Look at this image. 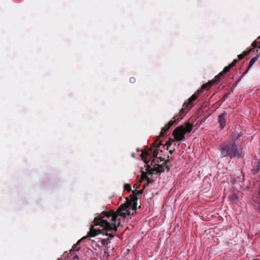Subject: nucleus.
I'll return each mask as SVG.
<instances>
[{"mask_svg": "<svg viewBox=\"0 0 260 260\" xmlns=\"http://www.w3.org/2000/svg\"><path fill=\"white\" fill-rule=\"evenodd\" d=\"M151 152H152L151 150L150 149L146 151H143L141 153V156L142 157V159L144 160V161L146 164H148L150 161L149 159H147V157L148 156L151 155Z\"/></svg>", "mask_w": 260, "mask_h": 260, "instance_id": "obj_7", "label": "nucleus"}, {"mask_svg": "<svg viewBox=\"0 0 260 260\" xmlns=\"http://www.w3.org/2000/svg\"><path fill=\"white\" fill-rule=\"evenodd\" d=\"M138 192L139 194H141L143 192V190H139Z\"/></svg>", "mask_w": 260, "mask_h": 260, "instance_id": "obj_24", "label": "nucleus"}, {"mask_svg": "<svg viewBox=\"0 0 260 260\" xmlns=\"http://www.w3.org/2000/svg\"><path fill=\"white\" fill-rule=\"evenodd\" d=\"M257 210L258 212H260V204L258 205V206L257 208Z\"/></svg>", "mask_w": 260, "mask_h": 260, "instance_id": "obj_23", "label": "nucleus"}, {"mask_svg": "<svg viewBox=\"0 0 260 260\" xmlns=\"http://www.w3.org/2000/svg\"><path fill=\"white\" fill-rule=\"evenodd\" d=\"M253 50V48L250 49V50H249L247 51H245L244 52H243V54L239 55L238 56V58H239L238 60H241V59H243L245 56L247 55L250 53V52H251Z\"/></svg>", "mask_w": 260, "mask_h": 260, "instance_id": "obj_10", "label": "nucleus"}, {"mask_svg": "<svg viewBox=\"0 0 260 260\" xmlns=\"http://www.w3.org/2000/svg\"><path fill=\"white\" fill-rule=\"evenodd\" d=\"M129 207V204H123L116 212H103L95 217L93 224L91 225L89 236L94 237L103 234L113 238L117 228L121 225L120 219L118 217H120L124 220L126 216L131 215Z\"/></svg>", "mask_w": 260, "mask_h": 260, "instance_id": "obj_1", "label": "nucleus"}, {"mask_svg": "<svg viewBox=\"0 0 260 260\" xmlns=\"http://www.w3.org/2000/svg\"><path fill=\"white\" fill-rule=\"evenodd\" d=\"M237 61L238 60L235 59L229 66L225 67L222 72H221L218 75L215 76V79H218L219 80L222 76L230 71L231 69L236 64Z\"/></svg>", "mask_w": 260, "mask_h": 260, "instance_id": "obj_5", "label": "nucleus"}, {"mask_svg": "<svg viewBox=\"0 0 260 260\" xmlns=\"http://www.w3.org/2000/svg\"><path fill=\"white\" fill-rule=\"evenodd\" d=\"M73 258H74L75 260H76V259H78L79 258V257H78V256L76 255H75V256H74L73 257Z\"/></svg>", "mask_w": 260, "mask_h": 260, "instance_id": "obj_22", "label": "nucleus"}, {"mask_svg": "<svg viewBox=\"0 0 260 260\" xmlns=\"http://www.w3.org/2000/svg\"><path fill=\"white\" fill-rule=\"evenodd\" d=\"M157 150H155L153 153V159L152 160L151 165L154 164V169L149 167L146 169V172H143L141 175L140 181H147L145 185H148L149 183H152L157 177V173L158 172H164L165 170L163 167L159 165H157V167H155V158L157 156Z\"/></svg>", "mask_w": 260, "mask_h": 260, "instance_id": "obj_2", "label": "nucleus"}, {"mask_svg": "<svg viewBox=\"0 0 260 260\" xmlns=\"http://www.w3.org/2000/svg\"><path fill=\"white\" fill-rule=\"evenodd\" d=\"M192 129V124L190 123L187 122L185 124V126L180 125L176 128L173 133V135L174 139H170L169 142L167 143V145L170 146L172 142L175 141H180L183 140L184 138V135L187 133H190Z\"/></svg>", "mask_w": 260, "mask_h": 260, "instance_id": "obj_4", "label": "nucleus"}, {"mask_svg": "<svg viewBox=\"0 0 260 260\" xmlns=\"http://www.w3.org/2000/svg\"><path fill=\"white\" fill-rule=\"evenodd\" d=\"M198 97V95H197V94L194 93L193 94L189 99V103H191L192 101H195Z\"/></svg>", "mask_w": 260, "mask_h": 260, "instance_id": "obj_14", "label": "nucleus"}, {"mask_svg": "<svg viewBox=\"0 0 260 260\" xmlns=\"http://www.w3.org/2000/svg\"><path fill=\"white\" fill-rule=\"evenodd\" d=\"M136 207H133V211H136Z\"/></svg>", "mask_w": 260, "mask_h": 260, "instance_id": "obj_26", "label": "nucleus"}, {"mask_svg": "<svg viewBox=\"0 0 260 260\" xmlns=\"http://www.w3.org/2000/svg\"><path fill=\"white\" fill-rule=\"evenodd\" d=\"M175 122V121L171 120L169 122V123L167 124V125L168 127H170Z\"/></svg>", "mask_w": 260, "mask_h": 260, "instance_id": "obj_18", "label": "nucleus"}, {"mask_svg": "<svg viewBox=\"0 0 260 260\" xmlns=\"http://www.w3.org/2000/svg\"><path fill=\"white\" fill-rule=\"evenodd\" d=\"M252 45L253 47V48L257 47L258 48H260V41H259V40H258V41H255L254 42H253L252 43Z\"/></svg>", "mask_w": 260, "mask_h": 260, "instance_id": "obj_13", "label": "nucleus"}, {"mask_svg": "<svg viewBox=\"0 0 260 260\" xmlns=\"http://www.w3.org/2000/svg\"><path fill=\"white\" fill-rule=\"evenodd\" d=\"M125 189L128 191H130L131 189V185L129 184H126L125 185Z\"/></svg>", "mask_w": 260, "mask_h": 260, "instance_id": "obj_19", "label": "nucleus"}, {"mask_svg": "<svg viewBox=\"0 0 260 260\" xmlns=\"http://www.w3.org/2000/svg\"><path fill=\"white\" fill-rule=\"evenodd\" d=\"M257 40H260V36L257 38Z\"/></svg>", "mask_w": 260, "mask_h": 260, "instance_id": "obj_28", "label": "nucleus"}, {"mask_svg": "<svg viewBox=\"0 0 260 260\" xmlns=\"http://www.w3.org/2000/svg\"><path fill=\"white\" fill-rule=\"evenodd\" d=\"M238 138H234L228 144H224L219 149L221 155L222 157L229 156L230 158L237 157L240 158L241 157V151L238 147L236 141Z\"/></svg>", "mask_w": 260, "mask_h": 260, "instance_id": "obj_3", "label": "nucleus"}, {"mask_svg": "<svg viewBox=\"0 0 260 260\" xmlns=\"http://www.w3.org/2000/svg\"><path fill=\"white\" fill-rule=\"evenodd\" d=\"M88 239V236H86L84 237H83L82 239H81L80 240H79L77 242V243L76 245H74L72 249L71 250V253H74V251H77L79 250L80 247L78 246V244L82 241H84Z\"/></svg>", "mask_w": 260, "mask_h": 260, "instance_id": "obj_8", "label": "nucleus"}, {"mask_svg": "<svg viewBox=\"0 0 260 260\" xmlns=\"http://www.w3.org/2000/svg\"><path fill=\"white\" fill-rule=\"evenodd\" d=\"M227 115V113L225 111H224L221 114L219 115L218 116V122L219 124L220 127L221 128H223L226 123V116Z\"/></svg>", "mask_w": 260, "mask_h": 260, "instance_id": "obj_6", "label": "nucleus"}, {"mask_svg": "<svg viewBox=\"0 0 260 260\" xmlns=\"http://www.w3.org/2000/svg\"><path fill=\"white\" fill-rule=\"evenodd\" d=\"M129 81H130V82H131V83H134V82L136 81V79H135V78H134V77H131V78L129 79Z\"/></svg>", "mask_w": 260, "mask_h": 260, "instance_id": "obj_20", "label": "nucleus"}, {"mask_svg": "<svg viewBox=\"0 0 260 260\" xmlns=\"http://www.w3.org/2000/svg\"><path fill=\"white\" fill-rule=\"evenodd\" d=\"M219 81L218 79H215V77L214 79L211 81L209 82L208 83L206 84H204L202 87L205 90H208L213 85H214L217 82Z\"/></svg>", "mask_w": 260, "mask_h": 260, "instance_id": "obj_9", "label": "nucleus"}, {"mask_svg": "<svg viewBox=\"0 0 260 260\" xmlns=\"http://www.w3.org/2000/svg\"><path fill=\"white\" fill-rule=\"evenodd\" d=\"M175 122V121L171 120L169 122V123L167 124V125L168 127H170Z\"/></svg>", "mask_w": 260, "mask_h": 260, "instance_id": "obj_17", "label": "nucleus"}, {"mask_svg": "<svg viewBox=\"0 0 260 260\" xmlns=\"http://www.w3.org/2000/svg\"><path fill=\"white\" fill-rule=\"evenodd\" d=\"M98 242H101V244H103V245H105V243H106V239H102V238H100V240H99L98 241Z\"/></svg>", "mask_w": 260, "mask_h": 260, "instance_id": "obj_16", "label": "nucleus"}, {"mask_svg": "<svg viewBox=\"0 0 260 260\" xmlns=\"http://www.w3.org/2000/svg\"><path fill=\"white\" fill-rule=\"evenodd\" d=\"M169 128H170V127H168V126L167 125V124L166 126H165L162 128V130H161V133H160V135H161V136H164V135H166V133L167 131Z\"/></svg>", "mask_w": 260, "mask_h": 260, "instance_id": "obj_12", "label": "nucleus"}, {"mask_svg": "<svg viewBox=\"0 0 260 260\" xmlns=\"http://www.w3.org/2000/svg\"><path fill=\"white\" fill-rule=\"evenodd\" d=\"M257 168L258 170H260V161L258 162V165L257 166Z\"/></svg>", "mask_w": 260, "mask_h": 260, "instance_id": "obj_25", "label": "nucleus"}, {"mask_svg": "<svg viewBox=\"0 0 260 260\" xmlns=\"http://www.w3.org/2000/svg\"><path fill=\"white\" fill-rule=\"evenodd\" d=\"M184 106H187V105H186V103H184Z\"/></svg>", "mask_w": 260, "mask_h": 260, "instance_id": "obj_29", "label": "nucleus"}, {"mask_svg": "<svg viewBox=\"0 0 260 260\" xmlns=\"http://www.w3.org/2000/svg\"><path fill=\"white\" fill-rule=\"evenodd\" d=\"M260 54L258 55L257 56L253 57L250 60L249 63V68L252 67L253 64L256 62V61L257 60Z\"/></svg>", "mask_w": 260, "mask_h": 260, "instance_id": "obj_11", "label": "nucleus"}, {"mask_svg": "<svg viewBox=\"0 0 260 260\" xmlns=\"http://www.w3.org/2000/svg\"><path fill=\"white\" fill-rule=\"evenodd\" d=\"M108 240H109V239L108 238V239H107V244H108V243L109 242V241H108Z\"/></svg>", "mask_w": 260, "mask_h": 260, "instance_id": "obj_27", "label": "nucleus"}, {"mask_svg": "<svg viewBox=\"0 0 260 260\" xmlns=\"http://www.w3.org/2000/svg\"><path fill=\"white\" fill-rule=\"evenodd\" d=\"M134 188L135 189V191H137L138 186L136 184H135L133 186Z\"/></svg>", "mask_w": 260, "mask_h": 260, "instance_id": "obj_21", "label": "nucleus"}, {"mask_svg": "<svg viewBox=\"0 0 260 260\" xmlns=\"http://www.w3.org/2000/svg\"><path fill=\"white\" fill-rule=\"evenodd\" d=\"M204 90V89L203 88V87H202L201 89L198 90L197 91V92L195 93L197 94V95H198V96H199L202 92H203Z\"/></svg>", "mask_w": 260, "mask_h": 260, "instance_id": "obj_15", "label": "nucleus"}]
</instances>
